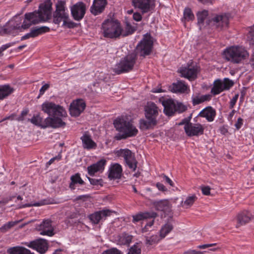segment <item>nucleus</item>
I'll return each mask as SVG.
<instances>
[{"mask_svg": "<svg viewBox=\"0 0 254 254\" xmlns=\"http://www.w3.org/2000/svg\"><path fill=\"white\" fill-rule=\"evenodd\" d=\"M52 3L51 0H46L41 3L38 10L26 13L20 29H27L31 25L46 22L51 17Z\"/></svg>", "mask_w": 254, "mask_h": 254, "instance_id": "nucleus-1", "label": "nucleus"}, {"mask_svg": "<svg viewBox=\"0 0 254 254\" xmlns=\"http://www.w3.org/2000/svg\"><path fill=\"white\" fill-rule=\"evenodd\" d=\"M42 110L45 113L49 115L48 118H53L54 121L52 123H59V127L56 128L64 127L66 126V123L63 121L62 118L65 117L67 115L64 109L59 105H57L53 102H45L41 106Z\"/></svg>", "mask_w": 254, "mask_h": 254, "instance_id": "nucleus-2", "label": "nucleus"}, {"mask_svg": "<svg viewBox=\"0 0 254 254\" xmlns=\"http://www.w3.org/2000/svg\"><path fill=\"white\" fill-rule=\"evenodd\" d=\"M114 124L116 129L123 133L122 134H119L116 136L115 138L117 140L134 136L138 133L137 129L132 125V122L125 118H118L114 121Z\"/></svg>", "mask_w": 254, "mask_h": 254, "instance_id": "nucleus-3", "label": "nucleus"}, {"mask_svg": "<svg viewBox=\"0 0 254 254\" xmlns=\"http://www.w3.org/2000/svg\"><path fill=\"white\" fill-rule=\"evenodd\" d=\"M224 58L234 64H239L249 57V53L242 47L232 46L223 52Z\"/></svg>", "mask_w": 254, "mask_h": 254, "instance_id": "nucleus-4", "label": "nucleus"}, {"mask_svg": "<svg viewBox=\"0 0 254 254\" xmlns=\"http://www.w3.org/2000/svg\"><path fill=\"white\" fill-rule=\"evenodd\" d=\"M103 35L109 38H117L122 35V28L117 20H106L102 24Z\"/></svg>", "mask_w": 254, "mask_h": 254, "instance_id": "nucleus-5", "label": "nucleus"}, {"mask_svg": "<svg viewBox=\"0 0 254 254\" xmlns=\"http://www.w3.org/2000/svg\"><path fill=\"white\" fill-rule=\"evenodd\" d=\"M137 57L134 53L129 54L122 58L115 68L114 71L118 74L132 70L136 63Z\"/></svg>", "mask_w": 254, "mask_h": 254, "instance_id": "nucleus-6", "label": "nucleus"}, {"mask_svg": "<svg viewBox=\"0 0 254 254\" xmlns=\"http://www.w3.org/2000/svg\"><path fill=\"white\" fill-rule=\"evenodd\" d=\"M153 48V41L150 34L147 33L144 35L143 39L137 45L135 53L136 56L144 58L146 56L149 55Z\"/></svg>", "mask_w": 254, "mask_h": 254, "instance_id": "nucleus-7", "label": "nucleus"}, {"mask_svg": "<svg viewBox=\"0 0 254 254\" xmlns=\"http://www.w3.org/2000/svg\"><path fill=\"white\" fill-rule=\"evenodd\" d=\"M115 154L118 157H122L124 159L126 165L128 168L134 171L137 167V162L134 154L128 149H120L116 151Z\"/></svg>", "mask_w": 254, "mask_h": 254, "instance_id": "nucleus-8", "label": "nucleus"}, {"mask_svg": "<svg viewBox=\"0 0 254 254\" xmlns=\"http://www.w3.org/2000/svg\"><path fill=\"white\" fill-rule=\"evenodd\" d=\"M65 2L63 0H59L56 4V9L54 13L53 22L59 24L62 21L68 20V14L65 11Z\"/></svg>", "mask_w": 254, "mask_h": 254, "instance_id": "nucleus-9", "label": "nucleus"}, {"mask_svg": "<svg viewBox=\"0 0 254 254\" xmlns=\"http://www.w3.org/2000/svg\"><path fill=\"white\" fill-rule=\"evenodd\" d=\"M28 121L43 128H45L48 127L56 128V127H59L58 124H59V123H52V122L54 121V119L50 118H46L43 122V119L40 117L39 114L33 116L31 119H28Z\"/></svg>", "mask_w": 254, "mask_h": 254, "instance_id": "nucleus-10", "label": "nucleus"}, {"mask_svg": "<svg viewBox=\"0 0 254 254\" xmlns=\"http://www.w3.org/2000/svg\"><path fill=\"white\" fill-rule=\"evenodd\" d=\"M131 4L134 8L138 10L141 14L149 12L154 6V0H131Z\"/></svg>", "mask_w": 254, "mask_h": 254, "instance_id": "nucleus-11", "label": "nucleus"}, {"mask_svg": "<svg viewBox=\"0 0 254 254\" xmlns=\"http://www.w3.org/2000/svg\"><path fill=\"white\" fill-rule=\"evenodd\" d=\"M211 26L218 30H221L228 27L229 18L226 14L214 15L210 20Z\"/></svg>", "mask_w": 254, "mask_h": 254, "instance_id": "nucleus-12", "label": "nucleus"}, {"mask_svg": "<svg viewBox=\"0 0 254 254\" xmlns=\"http://www.w3.org/2000/svg\"><path fill=\"white\" fill-rule=\"evenodd\" d=\"M86 10V4L82 1H79L70 7L72 17L75 20L78 21L83 18Z\"/></svg>", "mask_w": 254, "mask_h": 254, "instance_id": "nucleus-13", "label": "nucleus"}, {"mask_svg": "<svg viewBox=\"0 0 254 254\" xmlns=\"http://www.w3.org/2000/svg\"><path fill=\"white\" fill-rule=\"evenodd\" d=\"M25 245L29 248L36 250L41 254H45L48 249V244L47 241L43 239H39L25 243Z\"/></svg>", "mask_w": 254, "mask_h": 254, "instance_id": "nucleus-14", "label": "nucleus"}, {"mask_svg": "<svg viewBox=\"0 0 254 254\" xmlns=\"http://www.w3.org/2000/svg\"><path fill=\"white\" fill-rule=\"evenodd\" d=\"M199 71L198 67L195 65L188 66V67H181L179 69V72L182 77L188 78L190 80H193L197 77V73Z\"/></svg>", "mask_w": 254, "mask_h": 254, "instance_id": "nucleus-15", "label": "nucleus"}, {"mask_svg": "<svg viewBox=\"0 0 254 254\" xmlns=\"http://www.w3.org/2000/svg\"><path fill=\"white\" fill-rule=\"evenodd\" d=\"M86 107L85 102L82 99L73 101L69 107V113L72 117H78L84 110Z\"/></svg>", "mask_w": 254, "mask_h": 254, "instance_id": "nucleus-16", "label": "nucleus"}, {"mask_svg": "<svg viewBox=\"0 0 254 254\" xmlns=\"http://www.w3.org/2000/svg\"><path fill=\"white\" fill-rule=\"evenodd\" d=\"M186 133L188 136H199L203 134L204 128L200 124H188L184 127Z\"/></svg>", "mask_w": 254, "mask_h": 254, "instance_id": "nucleus-17", "label": "nucleus"}, {"mask_svg": "<svg viewBox=\"0 0 254 254\" xmlns=\"http://www.w3.org/2000/svg\"><path fill=\"white\" fill-rule=\"evenodd\" d=\"M112 211L109 209H104L91 214L89 218L91 221L94 224H98L100 220H105L106 218L110 216Z\"/></svg>", "mask_w": 254, "mask_h": 254, "instance_id": "nucleus-18", "label": "nucleus"}, {"mask_svg": "<svg viewBox=\"0 0 254 254\" xmlns=\"http://www.w3.org/2000/svg\"><path fill=\"white\" fill-rule=\"evenodd\" d=\"M107 4V0H94L90 11L94 15H99L104 11Z\"/></svg>", "mask_w": 254, "mask_h": 254, "instance_id": "nucleus-19", "label": "nucleus"}, {"mask_svg": "<svg viewBox=\"0 0 254 254\" xmlns=\"http://www.w3.org/2000/svg\"><path fill=\"white\" fill-rule=\"evenodd\" d=\"M40 234L52 236L54 235V228L52 226V221L49 219L44 220L40 225Z\"/></svg>", "mask_w": 254, "mask_h": 254, "instance_id": "nucleus-20", "label": "nucleus"}, {"mask_svg": "<svg viewBox=\"0 0 254 254\" xmlns=\"http://www.w3.org/2000/svg\"><path fill=\"white\" fill-rule=\"evenodd\" d=\"M164 107V112L168 116H172L175 113L176 103L171 99H168L162 101Z\"/></svg>", "mask_w": 254, "mask_h": 254, "instance_id": "nucleus-21", "label": "nucleus"}, {"mask_svg": "<svg viewBox=\"0 0 254 254\" xmlns=\"http://www.w3.org/2000/svg\"><path fill=\"white\" fill-rule=\"evenodd\" d=\"M252 219V214L247 211H244L238 213L236 217V228H239L249 223Z\"/></svg>", "mask_w": 254, "mask_h": 254, "instance_id": "nucleus-22", "label": "nucleus"}, {"mask_svg": "<svg viewBox=\"0 0 254 254\" xmlns=\"http://www.w3.org/2000/svg\"><path fill=\"white\" fill-rule=\"evenodd\" d=\"M158 115V108L153 102H148L145 108L146 118L156 120Z\"/></svg>", "mask_w": 254, "mask_h": 254, "instance_id": "nucleus-23", "label": "nucleus"}, {"mask_svg": "<svg viewBox=\"0 0 254 254\" xmlns=\"http://www.w3.org/2000/svg\"><path fill=\"white\" fill-rule=\"evenodd\" d=\"M122 171L121 165L118 163L113 164L109 169L108 178L110 180L120 179L121 177Z\"/></svg>", "mask_w": 254, "mask_h": 254, "instance_id": "nucleus-24", "label": "nucleus"}, {"mask_svg": "<svg viewBox=\"0 0 254 254\" xmlns=\"http://www.w3.org/2000/svg\"><path fill=\"white\" fill-rule=\"evenodd\" d=\"M216 111L211 106L203 109L198 114V116L205 118L209 122L214 121L216 116Z\"/></svg>", "mask_w": 254, "mask_h": 254, "instance_id": "nucleus-25", "label": "nucleus"}, {"mask_svg": "<svg viewBox=\"0 0 254 254\" xmlns=\"http://www.w3.org/2000/svg\"><path fill=\"white\" fill-rule=\"evenodd\" d=\"M157 216V213L153 211L140 212L132 216V222L136 223L148 218H155Z\"/></svg>", "mask_w": 254, "mask_h": 254, "instance_id": "nucleus-26", "label": "nucleus"}, {"mask_svg": "<svg viewBox=\"0 0 254 254\" xmlns=\"http://www.w3.org/2000/svg\"><path fill=\"white\" fill-rule=\"evenodd\" d=\"M106 161L105 159H101L96 163L93 164L87 167L88 174L90 176H93L98 171L104 170Z\"/></svg>", "mask_w": 254, "mask_h": 254, "instance_id": "nucleus-27", "label": "nucleus"}, {"mask_svg": "<svg viewBox=\"0 0 254 254\" xmlns=\"http://www.w3.org/2000/svg\"><path fill=\"white\" fill-rule=\"evenodd\" d=\"M83 147L89 150L96 147V143L92 139L91 136L87 134H84L81 137Z\"/></svg>", "mask_w": 254, "mask_h": 254, "instance_id": "nucleus-28", "label": "nucleus"}, {"mask_svg": "<svg viewBox=\"0 0 254 254\" xmlns=\"http://www.w3.org/2000/svg\"><path fill=\"white\" fill-rule=\"evenodd\" d=\"M12 21H9L3 27H0V35L10 34L13 30L20 29V24H12Z\"/></svg>", "mask_w": 254, "mask_h": 254, "instance_id": "nucleus-29", "label": "nucleus"}, {"mask_svg": "<svg viewBox=\"0 0 254 254\" xmlns=\"http://www.w3.org/2000/svg\"><path fill=\"white\" fill-rule=\"evenodd\" d=\"M170 90L174 93H184L187 89L188 86L182 81H178L176 83H174L170 87Z\"/></svg>", "mask_w": 254, "mask_h": 254, "instance_id": "nucleus-30", "label": "nucleus"}, {"mask_svg": "<svg viewBox=\"0 0 254 254\" xmlns=\"http://www.w3.org/2000/svg\"><path fill=\"white\" fill-rule=\"evenodd\" d=\"M155 209L158 211H167L170 208V203L168 200L163 199L154 202Z\"/></svg>", "mask_w": 254, "mask_h": 254, "instance_id": "nucleus-31", "label": "nucleus"}, {"mask_svg": "<svg viewBox=\"0 0 254 254\" xmlns=\"http://www.w3.org/2000/svg\"><path fill=\"white\" fill-rule=\"evenodd\" d=\"M13 91L14 89L9 85H0V100L6 98Z\"/></svg>", "mask_w": 254, "mask_h": 254, "instance_id": "nucleus-32", "label": "nucleus"}, {"mask_svg": "<svg viewBox=\"0 0 254 254\" xmlns=\"http://www.w3.org/2000/svg\"><path fill=\"white\" fill-rule=\"evenodd\" d=\"M146 120H141L140 121V128L143 130L149 129L157 124V120L146 118Z\"/></svg>", "mask_w": 254, "mask_h": 254, "instance_id": "nucleus-33", "label": "nucleus"}, {"mask_svg": "<svg viewBox=\"0 0 254 254\" xmlns=\"http://www.w3.org/2000/svg\"><path fill=\"white\" fill-rule=\"evenodd\" d=\"M50 28L47 26H41L40 27H35L31 30L30 33L32 38L36 37L39 35L43 34L45 33L50 31Z\"/></svg>", "mask_w": 254, "mask_h": 254, "instance_id": "nucleus-34", "label": "nucleus"}, {"mask_svg": "<svg viewBox=\"0 0 254 254\" xmlns=\"http://www.w3.org/2000/svg\"><path fill=\"white\" fill-rule=\"evenodd\" d=\"M197 197L195 194L189 196L185 201H182L181 205L185 208L188 209L190 207L194 202L196 200Z\"/></svg>", "mask_w": 254, "mask_h": 254, "instance_id": "nucleus-35", "label": "nucleus"}, {"mask_svg": "<svg viewBox=\"0 0 254 254\" xmlns=\"http://www.w3.org/2000/svg\"><path fill=\"white\" fill-rule=\"evenodd\" d=\"M224 90L222 82L220 80H217L214 82L213 87L211 89V92L214 95H217Z\"/></svg>", "mask_w": 254, "mask_h": 254, "instance_id": "nucleus-36", "label": "nucleus"}, {"mask_svg": "<svg viewBox=\"0 0 254 254\" xmlns=\"http://www.w3.org/2000/svg\"><path fill=\"white\" fill-rule=\"evenodd\" d=\"M71 182L70 184L69 187L71 189H74V185L75 184H79L81 185H83L84 184V181L81 179L80 175L78 173L74 175H73L71 177Z\"/></svg>", "mask_w": 254, "mask_h": 254, "instance_id": "nucleus-37", "label": "nucleus"}, {"mask_svg": "<svg viewBox=\"0 0 254 254\" xmlns=\"http://www.w3.org/2000/svg\"><path fill=\"white\" fill-rule=\"evenodd\" d=\"M173 226L170 223H167L164 225L160 231V237L164 238L166 235L170 233L173 229Z\"/></svg>", "mask_w": 254, "mask_h": 254, "instance_id": "nucleus-38", "label": "nucleus"}, {"mask_svg": "<svg viewBox=\"0 0 254 254\" xmlns=\"http://www.w3.org/2000/svg\"><path fill=\"white\" fill-rule=\"evenodd\" d=\"M208 12L206 10H203L201 11H198L197 14V24L199 25L202 24L204 23V21L208 16Z\"/></svg>", "mask_w": 254, "mask_h": 254, "instance_id": "nucleus-39", "label": "nucleus"}, {"mask_svg": "<svg viewBox=\"0 0 254 254\" xmlns=\"http://www.w3.org/2000/svg\"><path fill=\"white\" fill-rule=\"evenodd\" d=\"M184 19L185 21L193 20L194 19V15L191 9L186 7L184 11Z\"/></svg>", "mask_w": 254, "mask_h": 254, "instance_id": "nucleus-40", "label": "nucleus"}, {"mask_svg": "<svg viewBox=\"0 0 254 254\" xmlns=\"http://www.w3.org/2000/svg\"><path fill=\"white\" fill-rule=\"evenodd\" d=\"M145 240L146 245H152L158 243L160 240V238L157 235H153L151 237H146Z\"/></svg>", "mask_w": 254, "mask_h": 254, "instance_id": "nucleus-41", "label": "nucleus"}, {"mask_svg": "<svg viewBox=\"0 0 254 254\" xmlns=\"http://www.w3.org/2000/svg\"><path fill=\"white\" fill-rule=\"evenodd\" d=\"M135 30V29L132 27L129 23L126 24L125 31L122 29V34L121 35L124 37L128 36L132 34Z\"/></svg>", "mask_w": 254, "mask_h": 254, "instance_id": "nucleus-42", "label": "nucleus"}, {"mask_svg": "<svg viewBox=\"0 0 254 254\" xmlns=\"http://www.w3.org/2000/svg\"><path fill=\"white\" fill-rule=\"evenodd\" d=\"M24 247L21 246H15L9 248L7 250L9 254H21Z\"/></svg>", "mask_w": 254, "mask_h": 254, "instance_id": "nucleus-43", "label": "nucleus"}, {"mask_svg": "<svg viewBox=\"0 0 254 254\" xmlns=\"http://www.w3.org/2000/svg\"><path fill=\"white\" fill-rule=\"evenodd\" d=\"M141 253L140 247L138 244H135L129 249L127 254H141Z\"/></svg>", "mask_w": 254, "mask_h": 254, "instance_id": "nucleus-44", "label": "nucleus"}, {"mask_svg": "<svg viewBox=\"0 0 254 254\" xmlns=\"http://www.w3.org/2000/svg\"><path fill=\"white\" fill-rule=\"evenodd\" d=\"M187 106L184 105L182 103H176L175 113H182L184 112L187 110Z\"/></svg>", "mask_w": 254, "mask_h": 254, "instance_id": "nucleus-45", "label": "nucleus"}, {"mask_svg": "<svg viewBox=\"0 0 254 254\" xmlns=\"http://www.w3.org/2000/svg\"><path fill=\"white\" fill-rule=\"evenodd\" d=\"M132 236L127 234H124L121 238V242L123 245H128L132 240Z\"/></svg>", "mask_w": 254, "mask_h": 254, "instance_id": "nucleus-46", "label": "nucleus"}, {"mask_svg": "<svg viewBox=\"0 0 254 254\" xmlns=\"http://www.w3.org/2000/svg\"><path fill=\"white\" fill-rule=\"evenodd\" d=\"M21 221H22V220H20L19 221L9 222L7 224H5L4 225H3L1 228V230L4 229L5 230H7L12 228V227H13L14 226H15V225L18 224L19 222H21Z\"/></svg>", "mask_w": 254, "mask_h": 254, "instance_id": "nucleus-47", "label": "nucleus"}, {"mask_svg": "<svg viewBox=\"0 0 254 254\" xmlns=\"http://www.w3.org/2000/svg\"><path fill=\"white\" fill-rule=\"evenodd\" d=\"M250 29L248 39L251 44H254V24L250 27Z\"/></svg>", "mask_w": 254, "mask_h": 254, "instance_id": "nucleus-48", "label": "nucleus"}, {"mask_svg": "<svg viewBox=\"0 0 254 254\" xmlns=\"http://www.w3.org/2000/svg\"><path fill=\"white\" fill-rule=\"evenodd\" d=\"M233 82L228 78H225L224 82H222V84L225 90L229 89L233 85Z\"/></svg>", "mask_w": 254, "mask_h": 254, "instance_id": "nucleus-49", "label": "nucleus"}, {"mask_svg": "<svg viewBox=\"0 0 254 254\" xmlns=\"http://www.w3.org/2000/svg\"><path fill=\"white\" fill-rule=\"evenodd\" d=\"M88 180L89 181L90 184L92 185L97 186L100 185L102 186L103 180L102 179H93L89 177H87Z\"/></svg>", "mask_w": 254, "mask_h": 254, "instance_id": "nucleus-50", "label": "nucleus"}, {"mask_svg": "<svg viewBox=\"0 0 254 254\" xmlns=\"http://www.w3.org/2000/svg\"><path fill=\"white\" fill-rule=\"evenodd\" d=\"M63 25L69 28H73L77 27V24L73 21L65 20V21L64 20V22H63Z\"/></svg>", "mask_w": 254, "mask_h": 254, "instance_id": "nucleus-51", "label": "nucleus"}, {"mask_svg": "<svg viewBox=\"0 0 254 254\" xmlns=\"http://www.w3.org/2000/svg\"><path fill=\"white\" fill-rule=\"evenodd\" d=\"M102 254H122V253L117 249L112 248L103 252Z\"/></svg>", "mask_w": 254, "mask_h": 254, "instance_id": "nucleus-52", "label": "nucleus"}, {"mask_svg": "<svg viewBox=\"0 0 254 254\" xmlns=\"http://www.w3.org/2000/svg\"><path fill=\"white\" fill-rule=\"evenodd\" d=\"M160 177L164 180L166 183L169 184L171 187H174V184L173 181L164 174H161Z\"/></svg>", "mask_w": 254, "mask_h": 254, "instance_id": "nucleus-53", "label": "nucleus"}, {"mask_svg": "<svg viewBox=\"0 0 254 254\" xmlns=\"http://www.w3.org/2000/svg\"><path fill=\"white\" fill-rule=\"evenodd\" d=\"M192 104L193 106L198 105V104L202 103V100H201V96L199 97L198 96L193 97L192 99Z\"/></svg>", "mask_w": 254, "mask_h": 254, "instance_id": "nucleus-54", "label": "nucleus"}, {"mask_svg": "<svg viewBox=\"0 0 254 254\" xmlns=\"http://www.w3.org/2000/svg\"><path fill=\"white\" fill-rule=\"evenodd\" d=\"M15 44V42H13V43H8V44H6L5 45H2L0 48V56H1L2 54V52L3 51H4V50H5L6 49H7V48H9L10 47L13 46L14 44Z\"/></svg>", "mask_w": 254, "mask_h": 254, "instance_id": "nucleus-55", "label": "nucleus"}, {"mask_svg": "<svg viewBox=\"0 0 254 254\" xmlns=\"http://www.w3.org/2000/svg\"><path fill=\"white\" fill-rule=\"evenodd\" d=\"M191 116H192V115L191 114L188 118H185L184 119H183L182 120V121L179 124V125L181 126V125H185V127H186L188 124H190L191 123H190V121L191 119Z\"/></svg>", "mask_w": 254, "mask_h": 254, "instance_id": "nucleus-56", "label": "nucleus"}, {"mask_svg": "<svg viewBox=\"0 0 254 254\" xmlns=\"http://www.w3.org/2000/svg\"><path fill=\"white\" fill-rule=\"evenodd\" d=\"M238 97L239 95L238 94H236L231 100L230 102V108L232 109L234 107L238 100Z\"/></svg>", "mask_w": 254, "mask_h": 254, "instance_id": "nucleus-57", "label": "nucleus"}, {"mask_svg": "<svg viewBox=\"0 0 254 254\" xmlns=\"http://www.w3.org/2000/svg\"><path fill=\"white\" fill-rule=\"evenodd\" d=\"M205 252H201L194 250H190L184 252V254H203Z\"/></svg>", "mask_w": 254, "mask_h": 254, "instance_id": "nucleus-58", "label": "nucleus"}, {"mask_svg": "<svg viewBox=\"0 0 254 254\" xmlns=\"http://www.w3.org/2000/svg\"><path fill=\"white\" fill-rule=\"evenodd\" d=\"M202 192L204 195H208L210 194V188L208 186L202 187L201 188Z\"/></svg>", "mask_w": 254, "mask_h": 254, "instance_id": "nucleus-59", "label": "nucleus"}, {"mask_svg": "<svg viewBox=\"0 0 254 254\" xmlns=\"http://www.w3.org/2000/svg\"><path fill=\"white\" fill-rule=\"evenodd\" d=\"M133 18L136 21H140L142 19V15L140 13L136 12L133 14Z\"/></svg>", "mask_w": 254, "mask_h": 254, "instance_id": "nucleus-60", "label": "nucleus"}, {"mask_svg": "<svg viewBox=\"0 0 254 254\" xmlns=\"http://www.w3.org/2000/svg\"><path fill=\"white\" fill-rule=\"evenodd\" d=\"M243 124V120L241 118H239L238 119L237 122L235 124V126L237 129H239L242 127Z\"/></svg>", "mask_w": 254, "mask_h": 254, "instance_id": "nucleus-61", "label": "nucleus"}, {"mask_svg": "<svg viewBox=\"0 0 254 254\" xmlns=\"http://www.w3.org/2000/svg\"><path fill=\"white\" fill-rule=\"evenodd\" d=\"M28 113V110H25L22 111L20 116L17 118L18 121H22L24 120V118L26 116Z\"/></svg>", "mask_w": 254, "mask_h": 254, "instance_id": "nucleus-62", "label": "nucleus"}, {"mask_svg": "<svg viewBox=\"0 0 254 254\" xmlns=\"http://www.w3.org/2000/svg\"><path fill=\"white\" fill-rule=\"evenodd\" d=\"M49 87L50 86L48 84H45L44 85L40 90V94L38 98H39L41 95H43L45 91L47 90L49 88Z\"/></svg>", "mask_w": 254, "mask_h": 254, "instance_id": "nucleus-63", "label": "nucleus"}, {"mask_svg": "<svg viewBox=\"0 0 254 254\" xmlns=\"http://www.w3.org/2000/svg\"><path fill=\"white\" fill-rule=\"evenodd\" d=\"M156 187L159 190L162 191H166L167 190V188L164 185L160 183H157L156 184Z\"/></svg>", "mask_w": 254, "mask_h": 254, "instance_id": "nucleus-64", "label": "nucleus"}]
</instances>
